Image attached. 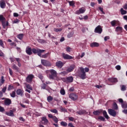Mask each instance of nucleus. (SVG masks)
I'll return each mask as SVG.
<instances>
[{"label":"nucleus","mask_w":127,"mask_h":127,"mask_svg":"<svg viewBox=\"0 0 127 127\" xmlns=\"http://www.w3.org/2000/svg\"><path fill=\"white\" fill-rule=\"evenodd\" d=\"M95 33H98V34H101L102 32H103V28L101 25L97 26L95 30H94Z\"/></svg>","instance_id":"obj_5"},{"label":"nucleus","mask_w":127,"mask_h":127,"mask_svg":"<svg viewBox=\"0 0 127 127\" xmlns=\"http://www.w3.org/2000/svg\"><path fill=\"white\" fill-rule=\"evenodd\" d=\"M67 80V84L69 83H72L73 82V80H74V78H73V76H68L66 77Z\"/></svg>","instance_id":"obj_24"},{"label":"nucleus","mask_w":127,"mask_h":127,"mask_svg":"<svg viewBox=\"0 0 127 127\" xmlns=\"http://www.w3.org/2000/svg\"><path fill=\"white\" fill-rule=\"evenodd\" d=\"M6 6V4L5 3V1L4 0H1L0 1V7L1 8H5Z\"/></svg>","instance_id":"obj_19"},{"label":"nucleus","mask_w":127,"mask_h":127,"mask_svg":"<svg viewBox=\"0 0 127 127\" xmlns=\"http://www.w3.org/2000/svg\"><path fill=\"white\" fill-rule=\"evenodd\" d=\"M13 89V86H12L11 84L8 85L7 91H11Z\"/></svg>","instance_id":"obj_45"},{"label":"nucleus","mask_w":127,"mask_h":127,"mask_svg":"<svg viewBox=\"0 0 127 127\" xmlns=\"http://www.w3.org/2000/svg\"><path fill=\"white\" fill-rule=\"evenodd\" d=\"M5 110H4V108L2 107H1V106H0V112L1 113H2L3 112H4Z\"/></svg>","instance_id":"obj_55"},{"label":"nucleus","mask_w":127,"mask_h":127,"mask_svg":"<svg viewBox=\"0 0 127 127\" xmlns=\"http://www.w3.org/2000/svg\"><path fill=\"white\" fill-rule=\"evenodd\" d=\"M103 114L104 117L107 119V120H109V115H108V114L107 113V111L105 110H103V109H99L96 111H94L93 112V114L94 116H101Z\"/></svg>","instance_id":"obj_1"},{"label":"nucleus","mask_w":127,"mask_h":127,"mask_svg":"<svg viewBox=\"0 0 127 127\" xmlns=\"http://www.w3.org/2000/svg\"><path fill=\"white\" fill-rule=\"evenodd\" d=\"M109 82H111V83H114L116 84V83H118V78L116 77H111L108 78Z\"/></svg>","instance_id":"obj_18"},{"label":"nucleus","mask_w":127,"mask_h":127,"mask_svg":"<svg viewBox=\"0 0 127 127\" xmlns=\"http://www.w3.org/2000/svg\"><path fill=\"white\" fill-rule=\"evenodd\" d=\"M115 31L116 32H119V31H123V27L120 26H118L115 29Z\"/></svg>","instance_id":"obj_27"},{"label":"nucleus","mask_w":127,"mask_h":127,"mask_svg":"<svg viewBox=\"0 0 127 127\" xmlns=\"http://www.w3.org/2000/svg\"><path fill=\"white\" fill-rule=\"evenodd\" d=\"M38 42H39L40 43H45V40L40 39L38 40Z\"/></svg>","instance_id":"obj_54"},{"label":"nucleus","mask_w":127,"mask_h":127,"mask_svg":"<svg viewBox=\"0 0 127 127\" xmlns=\"http://www.w3.org/2000/svg\"><path fill=\"white\" fill-rule=\"evenodd\" d=\"M16 94L20 97H23L24 96V91L21 89H18L16 91Z\"/></svg>","instance_id":"obj_9"},{"label":"nucleus","mask_w":127,"mask_h":127,"mask_svg":"<svg viewBox=\"0 0 127 127\" xmlns=\"http://www.w3.org/2000/svg\"><path fill=\"white\" fill-rule=\"evenodd\" d=\"M15 90L13 91L11 93H10V96L11 97V98H15Z\"/></svg>","instance_id":"obj_32"},{"label":"nucleus","mask_w":127,"mask_h":127,"mask_svg":"<svg viewBox=\"0 0 127 127\" xmlns=\"http://www.w3.org/2000/svg\"><path fill=\"white\" fill-rule=\"evenodd\" d=\"M111 24L112 26H115L116 24H117V21L116 20H113L111 22Z\"/></svg>","instance_id":"obj_40"},{"label":"nucleus","mask_w":127,"mask_h":127,"mask_svg":"<svg viewBox=\"0 0 127 127\" xmlns=\"http://www.w3.org/2000/svg\"><path fill=\"white\" fill-rule=\"evenodd\" d=\"M1 23H2V26L3 28L5 29L6 27V23H5V21H2Z\"/></svg>","instance_id":"obj_50"},{"label":"nucleus","mask_w":127,"mask_h":127,"mask_svg":"<svg viewBox=\"0 0 127 127\" xmlns=\"http://www.w3.org/2000/svg\"><path fill=\"white\" fill-rule=\"evenodd\" d=\"M42 123L43 125H44L45 126H46L49 123L48 120L46 118V117H43L42 119Z\"/></svg>","instance_id":"obj_21"},{"label":"nucleus","mask_w":127,"mask_h":127,"mask_svg":"<svg viewBox=\"0 0 127 127\" xmlns=\"http://www.w3.org/2000/svg\"><path fill=\"white\" fill-rule=\"evenodd\" d=\"M48 73H50L49 75V79L51 80H55V77L57 76V72L54 69H50L48 70Z\"/></svg>","instance_id":"obj_3"},{"label":"nucleus","mask_w":127,"mask_h":127,"mask_svg":"<svg viewBox=\"0 0 127 127\" xmlns=\"http://www.w3.org/2000/svg\"><path fill=\"white\" fill-rule=\"evenodd\" d=\"M3 21H5V18L3 17V15H0V21L2 22Z\"/></svg>","instance_id":"obj_36"},{"label":"nucleus","mask_w":127,"mask_h":127,"mask_svg":"<svg viewBox=\"0 0 127 127\" xmlns=\"http://www.w3.org/2000/svg\"><path fill=\"white\" fill-rule=\"evenodd\" d=\"M32 52L34 54H37L38 56L41 57V54L45 52V50H40V49L37 48H33Z\"/></svg>","instance_id":"obj_4"},{"label":"nucleus","mask_w":127,"mask_h":127,"mask_svg":"<svg viewBox=\"0 0 127 127\" xmlns=\"http://www.w3.org/2000/svg\"><path fill=\"white\" fill-rule=\"evenodd\" d=\"M121 65H117L116 66V69H117V70H121Z\"/></svg>","instance_id":"obj_62"},{"label":"nucleus","mask_w":127,"mask_h":127,"mask_svg":"<svg viewBox=\"0 0 127 127\" xmlns=\"http://www.w3.org/2000/svg\"><path fill=\"white\" fill-rule=\"evenodd\" d=\"M63 57L65 60H70L71 59H73V57L65 54V53H63Z\"/></svg>","instance_id":"obj_11"},{"label":"nucleus","mask_w":127,"mask_h":127,"mask_svg":"<svg viewBox=\"0 0 127 127\" xmlns=\"http://www.w3.org/2000/svg\"><path fill=\"white\" fill-rule=\"evenodd\" d=\"M96 120L99 121H101L102 122H106V119H105L103 116H99Z\"/></svg>","instance_id":"obj_26"},{"label":"nucleus","mask_w":127,"mask_h":127,"mask_svg":"<svg viewBox=\"0 0 127 127\" xmlns=\"http://www.w3.org/2000/svg\"><path fill=\"white\" fill-rule=\"evenodd\" d=\"M120 11L122 15H124V14H127V11L126 10H124V8H123L121 9Z\"/></svg>","instance_id":"obj_30"},{"label":"nucleus","mask_w":127,"mask_h":127,"mask_svg":"<svg viewBox=\"0 0 127 127\" xmlns=\"http://www.w3.org/2000/svg\"><path fill=\"white\" fill-rule=\"evenodd\" d=\"M9 72L10 76H12L13 72H12V69H11V68H9Z\"/></svg>","instance_id":"obj_58"},{"label":"nucleus","mask_w":127,"mask_h":127,"mask_svg":"<svg viewBox=\"0 0 127 127\" xmlns=\"http://www.w3.org/2000/svg\"><path fill=\"white\" fill-rule=\"evenodd\" d=\"M75 66L76 65H75V64H71V65H70L69 67H68L66 69V72H68V73H70V72H73V71L74 70V69H75Z\"/></svg>","instance_id":"obj_13"},{"label":"nucleus","mask_w":127,"mask_h":127,"mask_svg":"<svg viewBox=\"0 0 127 127\" xmlns=\"http://www.w3.org/2000/svg\"><path fill=\"white\" fill-rule=\"evenodd\" d=\"M15 110L12 109L9 111V112H6V116H8L9 117H14V111Z\"/></svg>","instance_id":"obj_15"},{"label":"nucleus","mask_w":127,"mask_h":127,"mask_svg":"<svg viewBox=\"0 0 127 127\" xmlns=\"http://www.w3.org/2000/svg\"><path fill=\"white\" fill-rule=\"evenodd\" d=\"M66 52H71V48H70L69 47H66Z\"/></svg>","instance_id":"obj_57"},{"label":"nucleus","mask_w":127,"mask_h":127,"mask_svg":"<svg viewBox=\"0 0 127 127\" xmlns=\"http://www.w3.org/2000/svg\"><path fill=\"white\" fill-rule=\"evenodd\" d=\"M48 102H50L53 101V98L51 96H49L47 97Z\"/></svg>","instance_id":"obj_39"},{"label":"nucleus","mask_w":127,"mask_h":127,"mask_svg":"<svg viewBox=\"0 0 127 127\" xmlns=\"http://www.w3.org/2000/svg\"><path fill=\"white\" fill-rule=\"evenodd\" d=\"M46 87H47V85L45 83H43L42 86H41L42 89H43L44 90L46 89Z\"/></svg>","instance_id":"obj_48"},{"label":"nucleus","mask_w":127,"mask_h":127,"mask_svg":"<svg viewBox=\"0 0 127 127\" xmlns=\"http://www.w3.org/2000/svg\"><path fill=\"white\" fill-rule=\"evenodd\" d=\"M50 112H51V113H54V114H58V111H57L56 109H52L50 110Z\"/></svg>","instance_id":"obj_46"},{"label":"nucleus","mask_w":127,"mask_h":127,"mask_svg":"<svg viewBox=\"0 0 127 127\" xmlns=\"http://www.w3.org/2000/svg\"><path fill=\"white\" fill-rule=\"evenodd\" d=\"M56 65L58 68H60V69H61L63 66H64V64L61 61H58L56 63Z\"/></svg>","instance_id":"obj_17"},{"label":"nucleus","mask_w":127,"mask_h":127,"mask_svg":"<svg viewBox=\"0 0 127 127\" xmlns=\"http://www.w3.org/2000/svg\"><path fill=\"white\" fill-rule=\"evenodd\" d=\"M12 69H13V70H15L16 72H19L20 71V69L18 66L14 64H12Z\"/></svg>","instance_id":"obj_23"},{"label":"nucleus","mask_w":127,"mask_h":127,"mask_svg":"<svg viewBox=\"0 0 127 127\" xmlns=\"http://www.w3.org/2000/svg\"><path fill=\"white\" fill-rule=\"evenodd\" d=\"M61 125L63 127H66L68 124H67V123L63 121L61 123Z\"/></svg>","instance_id":"obj_49"},{"label":"nucleus","mask_w":127,"mask_h":127,"mask_svg":"<svg viewBox=\"0 0 127 127\" xmlns=\"http://www.w3.org/2000/svg\"><path fill=\"white\" fill-rule=\"evenodd\" d=\"M113 109H114V110H118L119 109V107H118V104H117V103L115 102L113 104Z\"/></svg>","instance_id":"obj_31"},{"label":"nucleus","mask_w":127,"mask_h":127,"mask_svg":"<svg viewBox=\"0 0 127 127\" xmlns=\"http://www.w3.org/2000/svg\"><path fill=\"white\" fill-rule=\"evenodd\" d=\"M26 88H27V89H28L29 90H31V91H32L33 90L32 87H31V85L28 84L26 85Z\"/></svg>","instance_id":"obj_38"},{"label":"nucleus","mask_w":127,"mask_h":127,"mask_svg":"<svg viewBox=\"0 0 127 127\" xmlns=\"http://www.w3.org/2000/svg\"><path fill=\"white\" fill-rule=\"evenodd\" d=\"M2 93H5V92H6V87H4L2 89Z\"/></svg>","instance_id":"obj_59"},{"label":"nucleus","mask_w":127,"mask_h":127,"mask_svg":"<svg viewBox=\"0 0 127 127\" xmlns=\"http://www.w3.org/2000/svg\"><path fill=\"white\" fill-rule=\"evenodd\" d=\"M68 126L70 127H75V126H73L72 123H68Z\"/></svg>","instance_id":"obj_64"},{"label":"nucleus","mask_w":127,"mask_h":127,"mask_svg":"<svg viewBox=\"0 0 127 127\" xmlns=\"http://www.w3.org/2000/svg\"><path fill=\"white\" fill-rule=\"evenodd\" d=\"M5 80H4V77L3 76H2L1 77V79H0V86H2L3 84H4Z\"/></svg>","instance_id":"obj_25"},{"label":"nucleus","mask_w":127,"mask_h":127,"mask_svg":"<svg viewBox=\"0 0 127 127\" xmlns=\"http://www.w3.org/2000/svg\"><path fill=\"white\" fill-rule=\"evenodd\" d=\"M5 106H10L11 105V100L9 98H5L4 101Z\"/></svg>","instance_id":"obj_14"},{"label":"nucleus","mask_w":127,"mask_h":127,"mask_svg":"<svg viewBox=\"0 0 127 127\" xmlns=\"http://www.w3.org/2000/svg\"><path fill=\"white\" fill-rule=\"evenodd\" d=\"M76 113L78 115H84V114H86V111L85 110H79V111H77Z\"/></svg>","instance_id":"obj_29"},{"label":"nucleus","mask_w":127,"mask_h":127,"mask_svg":"<svg viewBox=\"0 0 127 127\" xmlns=\"http://www.w3.org/2000/svg\"><path fill=\"white\" fill-rule=\"evenodd\" d=\"M86 11V8L85 7H81L79 10L76 11V14H81V13H84Z\"/></svg>","instance_id":"obj_16"},{"label":"nucleus","mask_w":127,"mask_h":127,"mask_svg":"<svg viewBox=\"0 0 127 127\" xmlns=\"http://www.w3.org/2000/svg\"><path fill=\"white\" fill-rule=\"evenodd\" d=\"M48 117L50 118V119H52V120L56 124L58 123V118H57L56 116H53L52 114H49Z\"/></svg>","instance_id":"obj_12"},{"label":"nucleus","mask_w":127,"mask_h":127,"mask_svg":"<svg viewBox=\"0 0 127 127\" xmlns=\"http://www.w3.org/2000/svg\"><path fill=\"white\" fill-rule=\"evenodd\" d=\"M98 8H99V10L100 11H101L102 14H105V13L104 11V8H103V7H102L101 6H99Z\"/></svg>","instance_id":"obj_44"},{"label":"nucleus","mask_w":127,"mask_h":127,"mask_svg":"<svg viewBox=\"0 0 127 127\" xmlns=\"http://www.w3.org/2000/svg\"><path fill=\"white\" fill-rule=\"evenodd\" d=\"M80 71L78 72V77L80 79H82V80H85L86 79V72H85V69L83 67H79Z\"/></svg>","instance_id":"obj_2"},{"label":"nucleus","mask_w":127,"mask_h":127,"mask_svg":"<svg viewBox=\"0 0 127 127\" xmlns=\"http://www.w3.org/2000/svg\"><path fill=\"white\" fill-rule=\"evenodd\" d=\"M127 90V87L125 85H122L121 87V91H126Z\"/></svg>","instance_id":"obj_51"},{"label":"nucleus","mask_w":127,"mask_h":127,"mask_svg":"<svg viewBox=\"0 0 127 127\" xmlns=\"http://www.w3.org/2000/svg\"><path fill=\"white\" fill-rule=\"evenodd\" d=\"M60 74V75H64V76H65V75H67V71H64L61 72Z\"/></svg>","instance_id":"obj_53"},{"label":"nucleus","mask_w":127,"mask_h":127,"mask_svg":"<svg viewBox=\"0 0 127 127\" xmlns=\"http://www.w3.org/2000/svg\"><path fill=\"white\" fill-rule=\"evenodd\" d=\"M68 3H69V5L70 6H75V2H74V1H68Z\"/></svg>","instance_id":"obj_41"},{"label":"nucleus","mask_w":127,"mask_h":127,"mask_svg":"<svg viewBox=\"0 0 127 127\" xmlns=\"http://www.w3.org/2000/svg\"><path fill=\"white\" fill-rule=\"evenodd\" d=\"M38 77H39V79H40V80H41V81H42V80L43 79V75H42V74H41V73L39 74Z\"/></svg>","instance_id":"obj_52"},{"label":"nucleus","mask_w":127,"mask_h":127,"mask_svg":"<svg viewBox=\"0 0 127 127\" xmlns=\"http://www.w3.org/2000/svg\"><path fill=\"white\" fill-rule=\"evenodd\" d=\"M69 98L72 100V101H77L78 99V95L75 93H70L69 95Z\"/></svg>","instance_id":"obj_6"},{"label":"nucleus","mask_w":127,"mask_h":127,"mask_svg":"<svg viewBox=\"0 0 127 127\" xmlns=\"http://www.w3.org/2000/svg\"><path fill=\"white\" fill-rule=\"evenodd\" d=\"M90 46L92 48L94 47H99V46H100V44L97 42H93L90 44Z\"/></svg>","instance_id":"obj_22"},{"label":"nucleus","mask_w":127,"mask_h":127,"mask_svg":"<svg viewBox=\"0 0 127 127\" xmlns=\"http://www.w3.org/2000/svg\"><path fill=\"white\" fill-rule=\"evenodd\" d=\"M25 96L27 98H28L29 99H30V97H31L30 94H29L27 93H25Z\"/></svg>","instance_id":"obj_60"},{"label":"nucleus","mask_w":127,"mask_h":127,"mask_svg":"<svg viewBox=\"0 0 127 127\" xmlns=\"http://www.w3.org/2000/svg\"><path fill=\"white\" fill-rule=\"evenodd\" d=\"M41 64L44 66H46L48 67H50V66H51V63H50L49 61H48L46 60H42Z\"/></svg>","instance_id":"obj_8"},{"label":"nucleus","mask_w":127,"mask_h":127,"mask_svg":"<svg viewBox=\"0 0 127 127\" xmlns=\"http://www.w3.org/2000/svg\"><path fill=\"white\" fill-rule=\"evenodd\" d=\"M49 55V53H47V54H45V55L42 56L40 57H42V58L46 59V58H47V57H48Z\"/></svg>","instance_id":"obj_47"},{"label":"nucleus","mask_w":127,"mask_h":127,"mask_svg":"<svg viewBox=\"0 0 127 127\" xmlns=\"http://www.w3.org/2000/svg\"><path fill=\"white\" fill-rule=\"evenodd\" d=\"M122 107L124 109H127V102H124L123 103L121 104Z\"/></svg>","instance_id":"obj_33"},{"label":"nucleus","mask_w":127,"mask_h":127,"mask_svg":"<svg viewBox=\"0 0 127 127\" xmlns=\"http://www.w3.org/2000/svg\"><path fill=\"white\" fill-rule=\"evenodd\" d=\"M123 8H124V9H127V4L126 3L123 6Z\"/></svg>","instance_id":"obj_63"},{"label":"nucleus","mask_w":127,"mask_h":127,"mask_svg":"<svg viewBox=\"0 0 127 127\" xmlns=\"http://www.w3.org/2000/svg\"><path fill=\"white\" fill-rule=\"evenodd\" d=\"M34 78V75L33 74H29L26 77V81L27 83H31Z\"/></svg>","instance_id":"obj_7"},{"label":"nucleus","mask_w":127,"mask_h":127,"mask_svg":"<svg viewBox=\"0 0 127 127\" xmlns=\"http://www.w3.org/2000/svg\"><path fill=\"white\" fill-rule=\"evenodd\" d=\"M60 110L61 112H63L64 113H67V109H66L65 108H63L62 107H60Z\"/></svg>","instance_id":"obj_37"},{"label":"nucleus","mask_w":127,"mask_h":127,"mask_svg":"<svg viewBox=\"0 0 127 127\" xmlns=\"http://www.w3.org/2000/svg\"><path fill=\"white\" fill-rule=\"evenodd\" d=\"M108 114H109V115L112 117H116V116H117V112L113 109H108Z\"/></svg>","instance_id":"obj_10"},{"label":"nucleus","mask_w":127,"mask_h":127,"mask_svg":"<svg viewBox=\"0 0 127 127\" xmlns=\"http://www.w3.org/2000/svg\"><path fill=\"white\" fill-rule=\"evenodd\" d=\"M60 93H61V95H62L63 96H64V95H65V94H66V92H65V90H64V89H62L60 90Z\"/></svg>","instance_id":"obj_43"},{"label":"nucleus","mask_w":127,"mask_h":127,"mask_svg":"<svg viewBox=\"0 0 127 127\" xmlns=\"http://www.w3.org/2000/svg\"><path fill=\"white\" fill-rule=\"evenodd\" d=\"M26 53L28 55H32V49L30 47H27L26 48Z\"/></svg>","instance_id":"obj_20"},{"label":"nucleus","mask_w":127,"mask_h":127,"mask_svg":"<svg viewBox=\"0 0 127 127\" xmlns=\"http://www.w3.org/2000/svg\"><path fill=\"white\" fill-rule=\"evenodd\" d=\"M24 36V34H19L17 36V38L20 39V40H22L23 39V37Z\"/></svg>","instance_id":"obj_28"},{"label":"nucleus","mask_w":127,"mask_h":127,"mask_svg":"<svg viewBox=\"0 0 127 127\" xmlns=\"http://www.w3.org/2000/svg\"><path fill=\"white\" fill-rule=\"evenodd\" d=\"M61 80H62L63 81V82H64V83H67V77L66 78H65V77L62 78Z\"/></svg>","instance_id":"obj_56"},{"label":"nucleus","mask_w":127,"mask_h":127,"mask_svg":"<svg viewBox=\"0 0 127 127\" xmlns=\"http://www.w3.org/2000/svg\"><path fill=\"white\" fill-rule=\"evenodd\" d=\"M0 46L2 48H4V44H3L2 40H0Z\"/></svg>","instance_id":"obj_42"},{"label":"nucleus","mask_w":127,"mask_h":127,"mask_svg":"<svg viewBox=\"0 0 127 127\" xmlns=\"http://www.w3.org/2000/svg\"><path fill=\"white\" fill-rule=\"evenodd\" d=\"M73 35H74V33L73 32H69L67 34V38H71V37H73Z\"/></svg>","instance_id":"obj_34"},{"label":"nucleus","mask_w":127,"mask_h":127,"mask_svg":"<svg viewBox=\"0 0 127 127\" xmlns=\"http://www.w3.org/2000/svg\"><path fill=\"white\" fill-rule=\"evenodd\" d=\"M54 31H55V32H60L61 31H62V28H55L54 29Z\"/></svg>","instance_id":"obj_35"},{"label":"nucleus","mask_w":127,"mask_h":127,"mask_svg":"<svg viewBox=\"0 0 127 127\" xmlns=\"http://www.w3.org/2000/svg\"><path fill=\"white\" fill-rule=\"evenodd\" d=\"M16 61L17 62V63L20 62V61H21V60L20 59V58H15Z\"/></svg>","instance_id":"obj_61"}]
</instances>
